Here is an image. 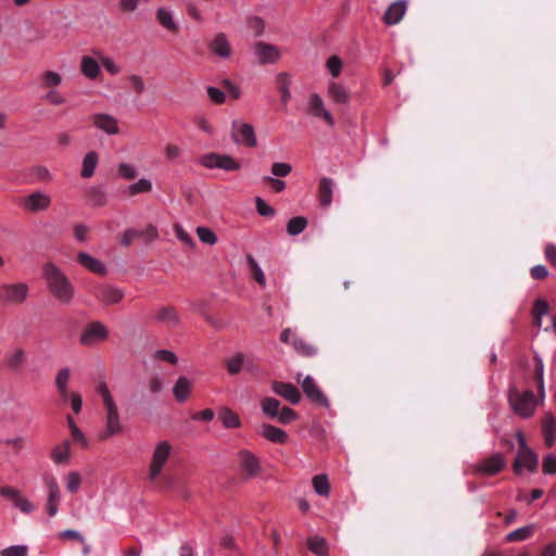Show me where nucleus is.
<instances>
[{"instance_id": "obj_1", "label": "nucleus", "mask_w": 556, "mask_h": 556, "mask_svg": "<svg viewBox=\"0 0 556 556\" xmlns=\"http://www.w3.org/2000/svg\"><path fill=\"white\" fill-rule=\"evenodd\" d=\"M42 275L50 294L61 304H70L75 296V288L64 271L53 263L42 267Z\"/></svg>"}, {"instance_id": "obj_2", "label": "nucleus", "mask_w": 556, "mask_h": 556, "mask_svg": "<svg viewBox=\"0 0 556 556\" xmlns=\"http://www.w3.org/2000/svg\"><path fill=\"white\" fill-rule=\"evenodd\" d=\"M508 402L513 412L521 418L531 417L538 405V400L532 391L519 392L515 386L509 388Z\"/></svg>"}, {"instance_id": "obj_3", "label": "nucleus", "mask_w": 556, "mask_h": 556, "mask_svg": "<svg viewBox=\"0 0 556 556\" xmlns=\"http://www.w3.org/2000/svg\"><path fill=\"white\" fill-rule=\"evenodd\" d=\"M517 439L519 443L517 456L514 463V471L521 473L523 469L534 472L539 465V458L536 454L529 448L522 432H517Z\"/></svg>"}, {"instance_id": "obj_4", "label": "nucleus", "mask_w": 556, "mask_h": 556, "mask_svg": "<svg viewBox=\"0 0 556 556\" xmlns=\"http://www.w3.org/2000/svg\"><path fill=\"white\" fill-rule=\"evenodd\" d=\"M29 288L24 282L0 285V303L4 305H21L28 298Z\"/></svg>"}, {"instance_id": "obj_5", "label": "nucleus", "mask_w": 556, "mask_h": 556, "mask_svg": "<svg viewBox=\"0 0 556 556\" xmlns=\"http://www.w3.org/2000/svg\"><path fill=\"white\" fill-rule=\"evenodd\" d=\"M170 453L172 446L167 441H161L154 446L148 472L149 480L153 481L160 477L163 467L169 458Z\"/></svg>"}, {"instance_id": "obj_6", "label": "nucleus", "mask_w": 556, "mask_h": 556, "mask_svg": "<svg viewBox=\"0 0 556 556\" xmlns=\"http://www.w3.org/2000/svg\"><path fill=\"white\" fill-rule=\"evenodd\" d=\"M42 483L48 493L46 510L49 517L52 518L59 511V506L61 502V490L56 478L51 473H46L42 476Z\"/></svg>"}, {"instance_id": "obj_7", "label": "nucleus", "mask_w": 556, "mask_h": 556, "mask_svg": "<svg viewBox=\"0 0 556 556\" xmlns=\"http://www.w3.org/2000/svg\"><path fill=\"white\" fill-rule=\"evenodd\" d=\"M200 164L208 169L239 170L240 164L228 154L207 153L201 156Z\"/></svg>"}, {"instance_id": "obj_8", "label": "nucleus", "mask_w": 556, "mask_h": 556, "mask_svg": "<svg viewBox=\"0 0 556 556\" xmlns=\"http://www.w3.org/2000/svg\"><path fill=\"white\" fill-rule=\"evenodd\" d=\"M231 138L237 144H243L249 148L257 146L254 128L248 123L233 121L231 125Z\"/></svg>"}, {"instance_id": "obj_9", "label": "nucleus", "mask_w": 556, "mask_h": 556, "mask_svg": "<svg viewBox=\"0 0 556 556\" xmlns=\"http://www.w3.org/2000/svg\"><path fill=\"white\" fill-rule=\"evenodd\" d=\"M506 465V460L501 453H495L488 458L473 465V472L482 476L497 475Z\"/></svg>"}, {"instance_id": "obj_10", "label": "nucleus", "mask_w": 556, "mask_h": 556, "mask_svg": "<svg viewBox=\"0 0 556 556\" xmlns=\"http://www.w3.org/2000/svg\"><path fill=\"white\" fill-rule=\"evenodd\" d=\"M109 336L108 328L100 321L90 323L81 332L79 342L83 345L89 346L98 342L104 341Z\"/></svg>"}, {"instance_id": "obj_11", "label": "nucleus", "mask_w": 556, "mask_h": 556, "mask_svg": "<svg viewBox=\"0 0 556 556\" xmlns=\"http://www.w3.org/2000/svg\"><path fill=\"white\" fill-rule=\"evenodd\" d=\"M0 495L10 500L12 504L24 514L29 515L36 509V505L28 497L24 496L21 491L11 486H2L0 489Z\"/></svg>"}, {"instance_id": "obj_12", "label": "nucleus", "mask_w": 556, "mask_h": 556, "mask_svg": "<svg viewBox=\"0 0 556 556\" xmlns=\"http://www.w3.org/2000/svg\"><path fill=\"white\" fill-rule=\"evenodd\" d=\"M301 386L305 395L316 404L328 407L329 401L323 391L319 389L316 380L312 376H306L301 381Z\"/></svg>"}, {"instance_id": "obj_13", "label": "nucleus", "mask_w": 556, "mask_h": 556, "mask_svg": "<svg viewBox=\"0 0 556 556\" xmlns=\"http://www.w3.org/2000/svg\"><path fill=\"white\" fill-rule=\"evenodd\" d=\"M253 52L255 59L261 64L275 63L280 58L279 50L275 46L266 43L264 41H258L254 43Z\"/></svg>"}, {"instance_id": "obj_14", "label": "nucleus", "mask_w": 556, "mask_h": 556, "mask_svg": "<svg viewBox=\"0 0 556 556\" xmlns=\"http://www.w3.org/2000/svg\"><path fill=\"white\" fill-rule=\"evenodd\" d=\"M106 431L101 435L102 439L117 434L122 430V424L116 403L105 405Z\"/></svg>"}, {"instance_id": "obj_15", "label": "nucleus", "mask_w": 556, "mask_h": 556, "mask_svg": "<svg viewBox=\"0 0 556 556\" xmlns=\"http://www.w3.org/2000/svg\"><path fill=\"white\" fill-rule=\"evenodd\" d=\"M51 204V198L45 192L36 191L26 197L23 201L24 207L29 212L46 211Z\"/></svg>"}, {"instance_id": "obj_16", "label": "nucleus", "mask_w": 556, "mask_h": 556, "mask_svg": "<svg viewBox=\"0 0 556 556\" xmlns=\"http://www.w3.org/2000/svg\"><path fill=\"white\" fill-rule=\"evenodd\" d=\"M308 110L316 117H323L328 126H334V119L331 113L326 109L321 97L313 93L308 100Z\"/></svg>"}, {"instance_id": "obj_17", "label": "nucleus", "mask_w": 556, "mask_h": 556, "mask_svg": "<svg viewBox=\"0 0 556 556\" xmlns=\"http://www.w3.org/2000/svg\"><path fill=\"white\" fill-rule=\"evenodd\" d=\"M94 127L105 132L106 135H116L119 131L117 119L110 114H94L91 117Z\"/></svg>"}, {"instance_id": "obj_18", "label": "nucleus", "mask_w": 556, "mask_h": 556, "mask_svg": "<svg viewBox=\"0 0 556 556\" xmlns=\"http://www.w3.org/2000/svg\"><path fill=\"white\" fill-rule=\"evenodd\" d=\"M271 389L276 394L282 396L293 405L301 402L302 396L300 391L291 383L275 381L271 384Z\"/></svg>"}, {"instance_id": "obj_19", "label": "nucleus", "mask_w": 556, "mask_h": 556, "mask_svg": "<svg viewBox=\"0 0 556 556\" xmlns=\"http://www.w3.org/2000/svg\"><path fill=\"white\" fill-rule=\"evenodd\" d=\"M407 10V2L397 0L392 2L383 14V22L387 25H395L401 22Z\"/></svg>"}, {"instance_id": "obj_20", "label": "nucleus", "mask_w": 556, "mask_h": 556, "mask_svg": "<svg viewBox=\"0 0 556 556\" xmlns=\"http://www.w3.org/2000/svg\"><path fill=\"white\" fill-rule=\"evenodd\" d=\"M208 48L212 53L220 59H228L231 55V46L224 33L217 34L210 42Z\"/></svg>"}, {"instance_id": "obj_21", "label": "nucleus", "mask_w": 556, "mask_h": 556, "mask_svg": "<svg viewBox=\"0 0 556 556\" xmlns=\"http://www.w3.org/2000/svg\"><path fill=\"white\" fill-rule=\"evenodd\" d=\"M240 468L249 477L255 476L260 470V462L251 452L243 450L238 453Z\"/></svg>"}, {"instance_id": "obj_22", "label": "nucleus", "mask_w": 556, "mask_h": 556, "mask_svg": "<svg viewBox=\"0 0 556 556\" xmlns=\"http://www.w3.org/2000/svg\"><path fill=\"white\" fill-rule=\"evenodd\" d=\"M96 296L104 304L112 305L118 303L123 299L124 293L118 288L103 286L97 289Z\"/></svg>"}, {"instance_id": "obj_23", "label": "nucleus", "mask_w": 556, "mask_h": 556, "mask_svg": "<svg viewBox=\"0 0 556 556\" xmlns=\"http://www.w3.org/2000/svg\"><path fill=\"white\" fill-rule=\"evenodd\" d=\"M334 189V181L329 177H323L319 181L318 199L324 208L330 206L332 202V193Z\"/></svg>"}, {"instance_id": "obj_24", "label": "nucleus", "mask_w": 556, "mask_h": 556, "mask_svg": "<svg viewBox=\"0 0 556 556\" xmlns=\"http://www.w3.org/2000/svg\"><path fill=\"white\" fill-rule=\"evenodd\" d=\"M77 261L91 273L100 275H104L106 273V266L100 260L86 252H79L77 254Z\"/></svg>"}, {"instance_id": "obj_25", "label": "nucleus", "mask_w": 556, "mask_h": 556, "mask_svg": "<svg viewBox=\"0 0 556 556\" xmlns=\"http://www.w3.org/2000/svg\"><path fill=\"white\" fill-rule=\"evenodd\" d=\"M327 93L332 102L337 104H348L350 102V94L345 87L333 80L328 83Z\"/></svg>"}, {"instance_id": "obj_26", "label": "nucleus", "mask_w": 556, "mask_h": 556, "mask_svg": "<svg viewBox=\"0 0 556 556\" xmlns=\"http://www.w3.org/2000/svg\"><path fill=\"white\" fill-rule=\"evenodd\" d=\"M260 433L263 438L273 443L283 444L288 440V433L285 430L268 424L261 427Z\"/></svg>"}, {"instance_id": "obj_27", "label": "nucleus", "mask_w": 556, "mask_h": 556, "mask_svg": "<svg viewBox=\"0 0 556 556\" xmlns=\"http://www.w3.org/2000/svg\"><path fill=\"white\" fill-rule=\"evenodd\" d=\"M156 20L168 31L176 33L179 29L178 23L174 20L173 12L166 8H159L156 10Z\"/></svg>"}, {"instance_id": "obj_28", "label": "nucleus", "mask_w": 556, "mask_h": 556, "mask_svg": "<svg viewBox=\"0 0 556 556\" xmlns=\"http://www.w3.org/2000/svg\"><path fill=\"white\" fill-rule=\"evenodd\" d=\"M80 71L89 79L98 78L101 72L98 61L88 55L81 58Z\"/></svg>"}, {"instance_id": "obj_29", "label": "nucleus", "mask_w": 556, "mask_h": 556, "mask_svg": "<svg viewBox=\"0 0 556 556\" xmlns=\"http://www.w3.org/2000/svg\"><path fill=\"white\" fill-rule=\"evenodd\" d=\"M533 378L538 382L540 397L543 401L545 397L544 364L542 357L539 354L534 355Z\"/></svg>"}, {"instance_id": "obj_30", "label": "nucleus", "mask_w": 556, "mask_h": 556, "mask_svg": "<svg viewBox=\"0 0 556 556\" xmlns=\"http://www.w3.org/2000/svg\"><path fill=\"white\" fill-rule=\"evenodd\" d=\"M190 391H191L190 380L186 377H179L173 388V393H174L175 399L180 403L185 402L189 397Z\"/></svg>"}, {"instance_id": "obj_31", "label": "nucleus", "mask_w": 556, "mask_h": 556, "mask_svg": "<svg viewBox=\"0 0 556 556\" xmlns=\"http://www.w3.org/2000/svg\"><path fill=\"white\" fill-rule=\"evenodd\" d=\"M51 458L56 465L66 464L70 459V442L64 441L63 443L55 445L52 448Z\"/></svg>"}, {"instance_id": "obj_32", "label": "nucleus", "mask_w": 556, "mask_h": 556, "mask_svg": "<svg viewBox=\"0 0 556 556\" xmlns=\"http://www.w3.org/2000/svg\"><path fill=\"white\" fill-rule=\"evenodd\" d=\"M98 154L94 151L88 152L83 160L81 177L90 178L94 174L98 164Z\"/></svg>"}, {"instance_id": "obj_33", "label": "nucleus", "mask_w": 556, "mask_h": 556, "mask_svg": "<svg viewBox=\"0 0 556 556\" xmlns=\"http://www.w3.org/2000/svg\"><path fill=\"white\" fill-rule=\"evenodd\" d=\"M219 419L223 426L227 429H236L241 426L239 416L227 407L220 409Z\"/></svg>"}, {"instance_id": "obj_34", "label": "nucleus", "mask_w": 556, "mask_h": 556, "mask_svg": "<svg viewBox=\"0 0 556 556\" xmlns=\"http://www.w3.org/2000/svg\"><path fill=\"white\" fill-rule=\"evenodd\" d=\"M154 318L159 323H166L172 326L177 325L179 321L175 309L172 307H160L154 313Z\"/></svg>"}, {"instance_id": "obj_35", "label": "nucleus", "mask_w": 556, "mask_h": 556, "mask_svg": "<svg viewBox=\"0 0 556 556\" xmlns=\"http://www.w3.org/2000/svg\"><path fill=\"white\" fill-rule=\"evenodd\" d=\"M41 87L52 89L60 86L63 81L61 74L54 71H46L40 76Z\"/></svg>"}, {"instance_id": "obj_36", "label": "nucleus", "mask_w": 556, "mask_h": 556, "mask_svg": "<svg viewBox=\"0 0 556 556\" xmlns=\"http://www.w3.org/2000/svg\"><path fill=\"white\" fill-rule=\"evenodd\" d=\"M308 548L317 556H326L328 554L327 541L318 535L308 539Z\"/></svg>"}, {"instance_id": "obj_37", "label": "nucleus", "mask_w": 556, "mask_h": 556, "mask_svg": "<svg viewBox=\"0 0 556 556\" xmlns=\"http://www.w3.org/2000/svg\"><path fill=\"white\" fill-rule=\"evenodd\" d=\"M280 408V402L274 397H266L262 402V410L270 419H275L278 416Z\"/></svg>"}, {"instance_id": "obj_38", "label": "nucleus", "mask_w": 556, "mask_h": 556, "mask_svg": "<svg viewBox=\"0 0 556 556\" xmlns=\"http://www.w3.org/2000/svg\"><path fill=\"white\" fill-rule=\"evenodd\" d=\"M291 345L294 350L304 355V356H313L317 353V349L312 344L307 343L304 339L296 337L292 340Z\"/></svg>"}, {"instance_id": "obj_39", "label": "nucleus", "mask_w": 556, "mask_h": 556, "mask_svg": "<svg viewBox=\"0 0 556 556\" xmlns=\"http://www.w3.org/2000/svg\"><path fill=\"white\" fill-rule=\"evenodd\" d=\"M532 532H533L532 525L525 526V527L518 528V529L509 532L506 535V540L508 542H521V541L529 539L531 536Z\"/></svg>"}, {"instance_id": "obj_40", "label": "nucleus", "mask_w": 556, "mask_h": 556, "mask_svg": "<svg viewBox=\"0 0 556 556\" xmlns=\"http://www.w3.org/2000/svg\"><path fill=\"white\" fill-rule=\"evenodd\" d=\"M307 226V219L303 216L291 218L287 224V232L290 236L300 235Z\"/></svg>"}, {"instance_id": "obj_41", "label": "nucleus", "mask_w": 556, "mask_h": 556, "mask_svg": "<svg viewBox=\"0 0 556 556\" xmlns=\"http://www.w3.org/2000/svg\"><path fill=\"white\" fill-rule=\"evenodd\" d=\"M314 491L321 496H328L330 491L329 481L326 475H317L313 478Z\"/></svg>"}, {"instance_id": "obj_42", "label": "nucleus", "mask_w": 556, "mask_h": 556, "mask_svg": "<svg viewBox=\"0 0 556 556\" xmlns=\"http://www.w3.org/2000/svg\"><path fill=\"white\" fill-rule=\"evenodd\" d=\"M26 361L25 352L21 349L14 350L7 357V366L13 370H17Z\"/></svg>"}, {"instance_id": "obj_43", "label": "nucleus", "mask_w": 556, "mask_h": 556, "mask_svg": "<svg viewBox=\"0 0 556 556\" xmlns=\"http://www.w3.org/2000/svg\"><path fill=\"white\" fill-rule=\"evenodd\" d=\"M70 376H71L70 369L63 368L58 372L56 378H55L56 388L60 391L63 399H65L67 396V383L70 380Z\"/></svg>"}, {"instance_id": "obj_44", "label": "nucleus", "mask_w": 556, "mask_h": 556, "mask_svg": "<svg viewBox=\"0 0 556 556\" xmlns=\"http://www.w3.org/2000/svg\"><path fill=\"white\" fill-rule=\"evenodd\" d=\"M152 190V182L147 178H141L138 181L131 184L127 188L129 195H136L138 193L150 192Z\"/></svg>"}, {"instance_id": "obj_45", "label": "nucleus", "mask_w": 556, "mask_h": 556, "mask_svg": "<svg viewBox=\"0 0 556 556\" xmlns=\"http://www.w3.org/2000/svg\"><path fill=\"white\" fill-rule=\"evenodd\" d=\"M94 390L102 397L104 406L115 403V401L110 392L109 386L104 379H100L98 381Z\"/></svg>"}, {"instance_id": "obj_46", "label": "nucleus", "mask_w": 556, "mask_h": 556, "mask_svg": "<svg viewBox=\"0 0 556 556\" xmlns=\"http://www.w3.org/2000/svg\"><path fill=\"white\" fill-rule=\"evenodd\" d=\"M199 240L205 244L214 245L217 242V237L212 229L204 226H199L195 229Z\"/></svg>"}, {"instance_id": "obj_47", "label": "nucleus", "mask_w": 556, "mask_h": 556, "mask_svg": "<svg viewBox=\"0 0 556 556\" xmlns=\"http://www.w3.org/2000/svg\"><path fill=\"white\" fill-rule=\"evenodd\" d=\"M245 356L243 354H237L227 361V370L231 375L240 372L245 363Z\"/></svg>"}, {"instance_id": "obj_48", "label": "nucleus", "mask_w": 556, "mask_h": 556, "mask_svg": "<svg viewBox=\"0 0 556 556\" xmlns=\"http://www.w3.org/2000/svg\"><path fill=\"white\" fill-rule=\"evenodd\" d=\"M342 66H343L342 60L338 55H331L326 61V67L328 70L329 74L332 76V78H337L340 76Z\"/></svg>"}, {"instance_id": "obj_49", "label": "nucleus", "mask_w": 556, "mask_h": 556, "mask_svg": "<svg viewBox=\"0 0 556 556\" xmlns=\"http://www.w3.org/2000/svg\"><path fill=\"white\" fill-rule=\"evenodd\" d=\"M65 484H66V490L70 493L77 492L81 484V478H80L79 473L76 471L68 472L65 477Z\"/></svg>"}, {"instance_id": "obj_50", "label": "nucleus", "mask_w": 556, "mask_h": 556, "mask_svg": "<svg viewBox=\"0 0 556 556\" xmlns=\"http://www.w3.org/2000/svg\"><path fill=\"white\" fill-rule=\"evenodd\" d=\"M248 262L250 264L251 270L253 273L254 279L258 282L260 286L265 287L266 286V278L263 269L258 265V263L252 257H248Z\"/></svg>"}, {"instance_id": "obj_51", "label": "nucleus", "mask_w": 556, "mask_h": 556, "mask_svg": "<svg viewBox=\"0 0 556 556\" xmlns=\"http://www.w3.org/2000/svg\"><path fill=\"white\" fill-rule=\"evenodd\" d=\"M298 418V414L291 409L290 407H281L278 416H276L275 419H277L282 425H288L292 421H294Z\"/></svg>"}, {"instance_id": "obj_52", "label": "nucleus", "mask_w": 556, "mask_h": 556, "mask_svg": "<svg viewBox=\"0 0 556 556\" xmlns=\"http://www.w3.org/2000/svg\"><path fill=\"white\" fill-rule=\"evenodd\" d=\"M174 232H175V236L176 238L182 242L184 244H186L187 247L189 248H193L195 245L193 239L191 238V236L184 229V227L181 225H175L174 226Z\"/></svg>"}, {"instance_id": "obj_53", "label": "nucleus", "mask_w": 556, "mask_h": 556, "mask_svg": "<svg viewBox=\"0 0 556 556\" xmlns=\"http://www.w3.org/2000/svg\"><path fill=\"white\" fill-rule=\"evenodd\" d=\"M28 547L26 545H12L1 549V556H27Z\"/></svg>"}, {"instance_id": "obj_54", "label": "nucleus", "mask_w": 556, "mask_h": 556, "mask_svg": "<svg viewBox=\"0 0 556 556\" xmlns=\"http://www.w3.org/2000/svg\"><path fill=\"white\" fill-rule=\"evenodd\" d=\"M256 211L261 216L273 217L275 215V210L267 204L261 197H256L255 199Z\"/></svg>"}, {"instance_id": "obj_55", "label": "nucleus", "mask_w": 556, "mask_h": 556, "mask_svg": "<svg viewBox=\"0 0 556 556\" xmlns=\"http://www.w3.org/2000/svg\"><path fill=\"white\" fill-rule=\"evenodd\" d=\"M43 99L53 105H61L65 103V98L55 89H49L43 96Z\"/></svg>"}, {"instance_id": "obj_56", "label": "nucleus", "mask_w": 556, "mask_h": 556, "mask_svg": "<svg viewBox=\"0 0 556 556\" xmlns=\"http://www.w3.org/2000/svg\"><path fill=\"white\" fill-rule=\"evenodd\" d=\"M207 97L214 103L222 104L226 100V94L217 87L210 86L206 89Z\"/></svg>"}, {"instance_id": "obj_57", "label": "nucleus", "mask_w": 556, "mask_h": 556, "mask_svg": "<svg viewBox=\"0 0 556 556\" xmlns=\"http://www.w3.org/2000/svg\"><path fill=\"white\" fill-rule=\"evenodd\" d=\"M543 430H544V437H545V442H546L547 446H552L555 441L554 420L553 419L546 420L544 422Z\"/></svg>"}, {"instance_id": "obj_58", "label": "nucleus", "mask_w": 556, "mask_h": 556, "mask_svg": "<svg viewBox=\"0 0 556 556\" xmlns=\"http://www.w3.org/2000/svg\"><path fill=\"white\" fill-rule=\"evenodd\" d=\"M542 470L545 475L556 473V456L548 454L543 459Z\"/></svg>"}, {"instance_id": "obj_59", "label": "nucleus", "mask_w": 556, "mask_h": 556, "mask_svg": "<svg viewBox=\"0 0 556 556\" xmlns=\"http://www.w3.org/2000/svg\"><path fill=\"white\" fill-rule=\"evenodd\" d=\"M291 165L288 163L277 162L271 165V173L276 177H286L291 173Z\"/></svg>"}, {"instance_id": "obj_60", "label": "nucleus", "mask_w": 556, "mask_h": 556, "mask_svg": "<svg viewBox=\"0 0 556 556\" xmlns=\"http://www.w3.org/2000/svg\"><path fill=\"white\" fill-rule=\"evenodd\" d=\"M70 432L73 438V441L76 444H78L83 448H86L88 446L89 442L84 432L78 427H72V430Z\"/></svg>"}, {"instance_id": "obj_61", "label": "nucleus", "mask_w": 556, "mask_h": 556, "mask_svg": "<svg viewBox=\"0 0 556 556\" xmlns=\"http://www.w3.org/2000/svg\"><path fill=\"white\" fill-rule=\"evenodd\" d=\"M154 358L155 359L165 361V362H167L169 364H173V365H175L178 362V358H177L176 354L174 352H172V351H168V350H157V351H155Z\"/></svg>"}, {"instance_id": "obj_62", "label": "nucleus", "mask_w": 556, "mask_h": 556, "mask_svg": "<svg viewBox=\"0 0 556 556\" xmlns=\"http://www.w3.org/2000/svg\"><path fill=\"white\" fill-rule=\"evenodd\" d=\"M118 173L123 178L126 179H134L137 176L136 167L128 163H121L118 165Z\"/></svg>"}, {"instance_id": "obj_63", "label": "nucleus", "mask_w": 556, "mask_h": 556, "mask_svg": "<svg viewBox=\"0 0 556 556\" xmlns=\"http://www.w3.org/2000/svg\"><path fill=\"white\" fill-rule=\"evenodd\" d=\"M280 78L283 80L281 86L279 87V92H280L281 101L283 103H287L290 100V98H291L290 84H289L287 75L281 74Z\"/></svg>"}, {"instance_id": "obj_64", "label": "nucleus", "mask_w": 556, "mask_h": 556, "mask_svg": "<svg viewBox=\"0 0 556 556\" xmlns=\"http://www.w3.org/2000/svg\"><path fill=\"white\" fill-rule=\"evenodd\" d=\"M548 313V303L545 300L539 299L533 306V317H543Z\"/></svg>"}]
</instances>
